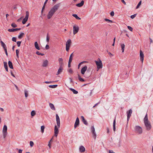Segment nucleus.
Listing matches in <instances>:
<instances>
[{
    "label": "nucleus",
    "mask_w": 153,
    "mask_h": 153,
    "mask_svg": "<svg viewBox=\"0 0 153 153\" xmlns=\"http://www.w3.org/2000/svg\"><path fill=\"white\" fill-rule=\"evenodd\" d=\"M60 3L56 4L51 9L47 15V18L48 19H50L54 13L60 7Z\"/></svg>",
    "instance_id": "obj_1"
},
{
    "label": "nucleus",
    "mask_w": 153,
    "mask_h": 153,
    "mask_svg": "<svg viewBox=\"0 0 153 153\" xmlns=\"http://www.w3.org/2000/svg\"><path fill=\"white\" fill-rule=\"evenodd\" d=\"M56 123L58 126L57 127L56 126H55L54 128V135L55 137L57 136L58 134L59 133L58 128H59L60 126V119L59 116L57 114L56 115Z\"/></svg>",
    "instance_id": "obj_2"
},
{
    "label": "nucleus",
    "mask_w": 153,
    "mask_h": 153,
    "mask_svg": "<svg viewBox=\"0 0 153 153\" xmlns=\"http://www.w3.org/2000/svg\"><path fill=\"white\" fill-rule=\"evenodd\" d=\"M98 61H95L96 65L97 66V71H98L99 69L102 68V61L100 58L98 59Z\"/></svg>",
    "instance_id": "obj_3"
},
{
    "label": "nucleus",
    "mask_w": 153,
    "mask_h": 153,
    "mask_svg": "<svg viewBox=\"0 0 153 153\" xmlns=\"http://www.w3.org/2000/svg\"><path fill=\"white\" fill-rule=\"evenodd\" d=\"M71 44V40L70 39H68L66 43V50L67 51H69Z\"/></svg>",
    "instance_id": "obj_4"
},
{
    "label": "nucleus",
    "mask_w": 153,
    "mask_h": 153,
    "mask_svg": "<svg viewBox=\"0 0 153 153\" xmlns=\"http://www.w3.org/2000/svg\"><path fill=\"white\" fill-rule=\"evenodd\" d=\"M135 130L136 132L139 134H141L142 133V128L139 126H136L135 128Z\"/></svg>",
    "instance_id": "obj_5"
},
{
    "label": "nucleus",
    "mask_w": 153,
    "mask_h": 153,
    "mask_svg": "<svg viewBox=\"0 0 153 153\" xmlns=\"http://www.w3.org/2000/svg\"><path fill=\"white\" fill-rule=\"evenodd\" d=\"M144 123L146 128V130L147 131L150 130L152 128V126L150 122L147 121Z\"/></svg>",
    "instance_id": "obj_6"
},
{
    "label": "nucleus",
    "mask_w": 153,
    "mask_h": 153,
    "mask_svg": "<svg viewBox=\"0 0 153 153\" xmlns=\"http://www.w3.org/2000/svg\"><path fill=\"white\" fill-rule=\"evenodd\" d=\"M7 127L6 125L4 126L3 129V133L4 138H5L7 134Z\"/></svg>",
    "instance_id": "obj_7"
},
{
    "label": "nucleus",
    "mask_w": 153,
    "mask_h": 153,
    "mask_svg": "<svg viewBox=\"0 0 153 153\" xmlns=\"http://www.w3.org/2000/svg\"><path fill=\"white\" fill-rule=\"evenodd\" d=\"M79 27L76 25H75L73 27V34L75 35L76 33L79 31Z\"/></svg>",
    "instance_id": "obj_8"
},
{
    "label": "nucleus",
    "mask_w": 153,
    "mask_h": 153,
    "mask_svg": "<svg viewBox=\"0 0 153 153\" xmlns=\"http://www.w3.org/2000/svg\"><path fill=\"white\" fill-rule=\"evenodd\" d=\"M132 112V111L131 109H130L127 112V120L128 121L129 119L131 116V114Z\"/></svg>",
    "instance_id": "obj_9"
},
{
    "label": "nucleus",
    "mask_w": 153,
    "mask_h": 153,
    "mask_svg": "<svg viewBox=\"0 0 153 153\" xmlns=\"http://www.w3.org/2000/svg\"><path fill=\"white\" fill-rule=\"evenodd\" d=\"M87 69V66L85 65L82 68L81 70V72L82 75H84L85 74V72L86 71Z\"/></svg>",
    "instance_id": "obj_10"
},
{
    "label": "nucleus",
    "mask_w": 153,
    "mask_h": 153,
    "mask_svg": "<svg viewBox=\"0 0 153 153\" xmlns=\"http://www.w3.org/2000/svg\"><path fill=\"white\" fill-rule=\"evenodd\" d=\"M91 74L89 69H88L87 70L84 76L86 78H88L91 76Z\"/></svg>",
    "instance_id": "obj_11"
},
{
    "label": "nucleus",
    "mask_w": 153,
    "mask_h": 153,
    "mask_svg": "<svg viewBox=\"0 0 153 153\" xmlns=\"http://www.w3.org/2000/svg\"><path fill=\"white\" fill-rule=\"evenodd\" d=\"M79 120L78 117H77L76 119V122L75 123L74 127L76 128L77 126L79 125Z\"/></svg>",
    "instance_id": "obj_12"
},
{
    "label": "nucleus",
    "mask_w": 153,
    "mask_h": 153,
    "mask_svg": "<svg viewBox=\"0 0 153 153\" xmlns=\"http://www.w3.org/2000/svg\"><path fill=\"white\" fill-rule=\"evenodd\" d=\"M140 60L142 62H143L144 60V56L143 53L141 50H140Z\"/></svg>",
    "instance_id": "obj_13"
},
{
    "label": "nucleus",
    "mask_w": 153,
    "mask_h": 153,
    "mask_svg": "<svg viewBox=\"0 0 153 153\" xmlns=\"http://www.w3.org/2000/svg\"><path fill=\"white\" fill-rule=\"evenodd\" d=\"M21 29V28H12L8 29V31L10 32H13L18 30H19Z\"/></svg>",
    "instance_id": "obj_14"
},
{
    "label": "nucleus",
    "mask_w": 153,
    "mask_h": 153,
    "mask_svg": "<svg viewBox=\"0 0 153 153\" xmlns=\"http://www.w3.org/2000/svg\"><path fill=\"white\" fill-rule=\"evenodd\" d=\"M48 62L47 60H45L43 61L42 65L43 67H46L48 65Z\"/></svg>",
    "instance_id": "obj_15"
},
{
    "label": "nucleus",
    "mask_w": 153,
    "mask_h": 153,
    "mask_svg": "<svg viewBox=\"0 0 153 153\" xmlns=\"http://www.w3.org/2000/svg\"><path fill=\"white\" fill-rule=\"evenodd\" d=\"M58 61L59 62V64L60 66H62L63 65L64 63L63 62V59L62 58H59L58 59Z\"/></svg>",
    "instance_id": "obj_16"
},
{
    "label": "nucleus",
    "mask_w": 153,
    "mask_h": 153,
    "mask_svg": "<svg viewBox=\"0 0 153 153\" xmlns=\"http://www.w3.org/2000/svg\"><path fill=\"white\" fill-rule=\"evenodd\" d=\"M84 4V1L82 0L81 2L76 4V6L78 7H80L82 6Z\"/></svg>",
    "instance_id": "obj_17"
},
{
    "label": "nucleus",
    "mask_w": 153,
    "mask_h": 153,
    "mask_svg": "<svg viewBox=\"0 0 153 153\" xmlns=\"http://www.w3.org/2000/svg\"><path fill=\"white\" fill-rule=\"evenodd\" d=\"M79 150L80 152H83L85 151V149L83 146H81L79 147Z\"/></svg>",
    "instance_id": "obj_18"
},
{
    "label": "nucleus",
    "mask_w": 153,
    "mask_h": 153,
    "mask_svg": "<svg viewBox=\"0 0 153 153\" xmlns=\"http://www.w3.org/2000/svg\"><path fill=\"white\" fill-rule=\"evenodd\" d=\"M81 118L82 120V121L83 123L85 125H87L88 124V123L86 120H85L84 117L83 116H81Z\"/></svg>",
    "instance_id": "obj_19"
},
{
    "label": "nucleus",
    "mask_w": 153,
    "mask_h": 153,
    "mask_svg": "<svg viewBox=\"0 0 153 153\" xmlns=\"http://www.w3.org/2000/svg\"><path fill=\"white\" fill-rule=\"evenodd\" d=\"M63 69V66H60L59 68L57 74H56V75H58L62 71V70Z\"/></svg>",
    "instance_id": "obj_20"
},
{
    "label": "nucleus",
    "mask_w": 153,
    "mask_h": 153,
    "mask_svg": "<svg viewBox=\"0 0 153 153\" xmlns=\"http://www.w3.org/2000/svg\"><path fill=\"white\" fill-rule=\"evenodd\" d=\"M4 66L7 71H8V67L7 65V63L6 62H4Z\"/></svg>",
    "instance_id": "obj_21"
},
{
    "label": "nucleus",
    "mask_w": 153,
    "mask_h": 153,
    "mask_svg": "<svg viewBox=\"0 0 153 153\" xmlns=\"http://www.w3.org/2000/svg\"><path fill=\"white\" fill-rule=\"evenodd\" d=\"M8 65L10 68L11 69H13V65L12 62L10 61H9L8 62Z\"/></svg>",
    "instance_id": "obj_22"
},
{
    "label": "nucleus",
    "mask_w": 153,
    "mask_h": 153,
    "mask_svg": "<svg viewBox=\"0 0 153 153\" xmlns=\"http://www.w3.org/2000/svg\"><path fill=\"white\" fill-rule=\"evenodd\" d=\"M34 46L35 48L38 50H40V48L38 46V44L37 42H36L34 43Z\"/></svg>",
    "instance_id": "obj_23"
},
{
    "label": "nucleus",
    "mask_w": 153,
    "mask_h": 153,
    "mask_svg": "<svg viewBox=\"0 0 153 153\" xmlns=\"http://www.w3.org/2000/svg\"><path fill=\"white\" fill-rule=\"evenodd\" d=\"M78 79L80 81L83 82H84L85 81V80L84 79H83V78H82L81 77L80 75L79 74H78Z\"/></svg>",
    "instance_id": "obj_24"
},
{
    "label": "nucleus",
    "mask_w": 153,
    "mask_h": 153,
    "mask_svg": "<svg viewBox=\"0 0 153 153\" xmlns=\"http://www.w3.org/2000/svg\"><path fill=\"white\" fill-rule=\"evenodd\" d=\"M49 106L52 109L54 110H55V108L54 106V105L53 104L51 103H50Z\"/></svg>",
    "instance_id": "obj_25"
},
{
    "label": "nucleus",
    "mask_w": 153,
    "mask_h": 153,
    "mask_svg": "<svg viewBox=\"0 0 153 153\" xmlns=\"http://www.w3.org/2000/svg\"><path fill=\"white\" fill-rule=\"evenodd\" d=\"M147 121H149L148 120L147 114H146L144 119V122L145 123Z\"/></svg>",
    "instance_id": "obj_26"
},
{
    "label": "nucleus",
    "mask_w": 153,
    "mask_h": 153,
    "mask_svg": "<svg viewBox=\"0 0 153 153\" xmlns=\"http://www.w3.org/2000/svg\"><path fill=\"white\" fill-rule=\"evenodd\" d=\"M115 123H116V118L114 120L113 123V130L114 131L115 130Z\"/></svg>",
    "instance_id": "obj_27"
},
{
    "label": "nucleus",
    "mask_w": 153,
    "mask_h": 153,
    "mask_svg": "<svg viewBox=\"0 0 153 153\" xmlns=\"http://www.w3.org/2000/svg\"><path fill=\"white\" fill-rule=\"evenodd\" d=\"M0 43L4 49L7 48L6 45L2 41H1Z\"/></svg>",
    "instance_id": "obj_28"
},
{
    "label": "nucleus",
    "mask_w": 153,
    "mask_h": 153,
    "mask_svg": "<svg viewBox=\"0 0 153 153\" xmlns=\"http://www.w3.org/2000/svg\"><path fill=\"white\" fill-rule=\"evenodd\" d=\"M70 89L71 91H72L73 92L74 94H77L78 93L77 91H76V90L73 88H70Z\"/></svg>",
    "instance_id": "obj_29"
},
{
    "label": "nucleus",
    "mask_w": 153,
    "mask_h": 153,
    "mask_svg": "<svg viewBox=\"0 0 153 153\" xmlns=\"http://www.w3.org/2000/svg\"><path fill=\"white\" fill-rule=\"evenodd\" d=\"M87 62H88L86 61H83L82 62H80L78 65V69H79V68L81 65H82V64L83 63H86Z\"/></svg>",
    "instance_id": "obj_30"
},
{
    "label": "nucleus",
    "mask_w": 153,
    "mask_h": 153,
    "mask_svg": "<svg viewBox=\"0 0 153 153\" xmlns=\"http://www.w3.org/2000/svg\"><path fill=\"white\" fill-rule=\"evenodd\" d=\"M121 48H122V52L123 53L124 52L125 45L124 44H121Z\"/></svg>",
    "instance_id": "obj_31"
},
{
    "label": "nucleus",
    "mask_w": 153,
    "mask_h": 153,
    "mask_svg": "<svg viewBox=\"0 0 153 153\" xmlns=\"http://www.w3.org/2000/svg\"><path fill=\"white\" fill-rule=\"evenodd\" d=\"M72 16L75 18L76 19H78V20H80L81 19V18L79 17L76 14H74L72 15Z\"/></svg>",
    "instance_id": "obj_32"
},
{
    "label": "nucleus",
    "mask_w": 153,
    "mask_h": 153,
    "mask_svg": "<svg viewBox=\"0 0 153 153\" xmlns=\"http://www.w3.org/2000/svg\"><path fill=\"white\" fill-rule=\"evenodd\" d=\"M25 96L26 97H27L28 96V91L26 90H25Z\"/></svg>",
    "instance_id": "obj_33"
},
{
    "label": "nucleus",
    "mask_w": 153,
    "mask_h": 153,
    "mask_svg": "<svg viewBox=\"0 0 153 153\" xmlns=\"http://www.w3.org/2000/svg\"><path fill=\"white\" fill-rule=\"evenodd\" d=\"M28 19H26L25 18L22 21V23L23 24H25L26 22L27 21Z\"/></svg>",
    "instance_id": "obj_34"
},
{
    "label": "nucleus",
    "mask_w": 153,
    "mask_h": 153,
    "mask_svg": "<svg viewBox=\"0 0 153 153\" xmlns=\"http://www.w3.org/2000/svg\"><path fill=\"white\" fill-rule=\"evenodd\" d=\"M24 34L23 33H21L18 36V37L19 39H21L23 36Z\"/></svg>",
    "instance_id": "obj_35"
},
{
    "label": "nucleus",
    "mask_w": 153,
    "mask_h": 153,
    "mask_svg": "<svg viewBox=\"0 0 153 153\" xmlns=\"http://www.w3.org/2000/svg\"><path fill=\"white\" fill-rule=\"evenodd\" d=\"M29 15V13L28 11H27L26 12V16L25 18L28 19Z\"/></svg>",
    "instance_id": "obj_36"
},
{
    "label": "nucleus",
    "mask_w": 153,
    "mask_h": 153,
    "mask_svg": "<svg viewBox=\"0 0 153 153\" xmlns=\"http://www.w3.org/2000/svg\"><path fill=\"white\" fill-rule=\"evenodd\" d=\"M57 86V85H50L49 86V87L50 88H56Z\"/></svg>",
    "instance_id": "obj_37"
},
{
    "label": "nucleus",
    "mask_w": 153,
    "mask_h": 153,
    "mask_svg": "<svg viewBox=\"0 0 153 153\" xmlns=\"http://www.w3.org/2000/svg\"><path fill=\"white\" fill-rule=\"evenodd\" d=\"M36 114V112L34 111H32L31 113V115L32 116H34Z\"/></svg>",
    "instance_id": "obj_38"
},
{
    "label": "nucleus",
    "mask_w": 153,
    "mask_h": 153,
    "mask_svg": "<svg viewBox=\"0 0 153 153\" xmlns=\"http://www.w3.org/2000/svg\"><path fill=\"white\" fill-rule=\"evenodd\" d=\"M105 21H106L110 22L111 23H113L114 22L113 21H112L107 19H105Z\"/></svg>",
    "instance_id": "obj_39"
},
{
    "label": "nucleus",
    "mask_w": 153,
    "mask_h": 153,
    "mask_svg": "<svg viewBox=\"0 0 153 153\" xmlns=\"http://www.w3.org/2000/svg\"><path fill=\"white\" fill-rule=\"evenodd\" d=\"M45 128V127L44 126H41V132L42 133L44 132V130Z\"/></svg>",
    "instance_id": "obj_40"
},
{
    "label": "nucleus",
    "mask_w": 153,
    "mask_h": 153,
    "mask_svg": "<svg viewBox=\"0 0 153 153\" xmlns=\"http://www.w3.org/2000/svg\"><path fill=\"white\" fill-rule=\"evenodd\" d=\"M36 53L38 55H40L42 56L44 55V53H40L39 51H37L36 52Z\"/></svg>",
    "instance_id": "obj_41"
},
{
    "label": "nucleus",
    "mask_w": 153,
    "mask_h": 153,
    "mask_svg": "<svg viewBox=\"0 0 153 153\" xmlns=\"http://www.w3.org/2000/svg\"><path fill=\"white\" fill-rule=\"evenodd\" d=\"M91 131L92 133L95 132V128L94 126H92L91 127Z\"/></svg>",
    "instance_id": "obj_42"
},
{
    "label": "nucleus",
    "mask_w": 153,
    "mask_h": 153,
    "mask_svg": "<svg viewBox=\"0 0 153 153\" xmlns=\"http://www.w3.org/2000/svg\"><path fill=\"white\" fill-rule=\"evenodd\" d=\"M50 39V37L48 35V33L47 35V37H46V41L47 42H49Z\"/></svg>",
    "instance_id": "obj_43"
},
{
    "label": "nucleus",
    "mask_w": 153,
    "mask_h": 153,
    "mask_svg": "<svg viewBox=\"0 0 153 153\" xmlns=\"http://www.w3.org/2000/svg\"><path fill=\"white\" fill-rule=\"evenodd\" d=\"M11 26L14 28L16 27H17V25L15 23H12L11 25Z\"/></svg>",
    "instance_id": "obj_44"
},
{
    "label": "nucleus",
    "mask_w": 153,
    "mask_h": 153,
    "mask_svg": "<svg viewBox=\"0 0 153 153\" xmlns=\"http://www.w3.org/2000/svg\"><path fill=\"white\" fill-rule=\"evenodd\" d=\"M92 133L93 137L94 138V139H95L96 137V134L95 132H93Z\"/></svg>",
    "instance_id": "obj_45"
},
{
    "label": "nucleus",
    "mask_w": 153,
    "mask_h": 153,
    "mask_svg": "<svg viewBox=\"0 0 153 153\" xmlns=\"http://www.w3.org/2000/svg\"><path fill=\"white\" fill-rule=\"evenodd\" d=\"M16 56L18 58L19 57V51L17 49L16 50Z\"/></svg>",
    "instance_id": "obj_46"
},
{
    "label": "nucleus",
    "mask_w": 153,
    "mask_h": 153,
    "mask_svg": "<svg viewBox=\"0 0 153 153\" xmlns=\"http://www.w3.org/2000/svg\"><path fill=\"white\" fill-rule=\"evenodd\" d=\"M141 1H140L138 3L137 5V6L136 7V9H137L141 5Z\"/></svg>",
    "instance_id": "obj_47"
},
{
    "label": "nucleus",
    "mask_w": 153,
    "mask_h": 153,
    "mask_svg": "<svg viewBox=\"0 0 153 153\" xmlns=\"http://www.w3.org/2000/svg\"><path fill=\"white\" fill-rule=\"evenodd\" d=\"M21 41H18L17 42V44L18 47H20L21 44Z\"/></svg>",
    "instance_id": "obj_48"
},
{
    "label": "nucleus",
    "mask_w": 153,
    "mask_h": 153,
    "mask_svg": "<svg viewBox=\"0 0 153 153\" xmlns=\"http://www.w3.org/2000/svg\"><path fill=\"white\" fill-rule=\"evenodd\" d=\"M128 28V29L131 31H132L133 30V28L130 26H128L127 27Z\"/></svg>",
    "instance_id": "obj_49"
},
{
    "label": "nucleus",
    "mask_w": 153,
    "mask_h": 153,
    "mask_svg": "<svg viewBox=\"0 0 153 153\" xmlns=\"http://www.w3.org/2000/svg\"><path fill=\"white\" fill-rule=\"evenodd\" d=\"M30 146H31V147H32L34 145V143H33V142L32 141H30Z\"/></svg>",
    "instance_id": "obj_50"
},
{
    "label": "nucleus",
    "mask_w": 153,
    "mask_h": 153,
    "mask_svg": "<svg viewBox=\"0 0 153 153\" xmlns=\"http://www.w3.org/2000/svg\"><path fill=\"white\" fill-rule=\"evenodd\" d=\"M136 15H137L136 14H135L131 16V18L132 19H134L136 16Z\"/></svg>",
    "instance_id": "obj_51"
},
{
    "label": "nucleus",
    "mask_w": 153,
    "mask_h": 153,
    "mask_svg": "<svg viewBox=\"0 0 153 153\" xmlns=\"http://www.w3.org/2000/svg\"><path fill=\"white\" fill-rule=\"evenodd\" d=\"M73 59V57L71 56H70L69 57V61L72 62V60Z\"/></svg>",
    "instance_id": "obj_52"
},
{
    "label": "nucleus",
    "mask_w": 153,
    "mask_h": 153,
    "mask_svg": "<svg viewBox=\"0 0 153 153\" xmlns=\"http://www.w3.org/2000/svg\"><path fill=\"white\" fill-rule=\"evenodd\" d=\"M16 39L15 37H13L12 38V40L13 41V42H16Z\"/></svg>",
    "instance_id": "obj_53"
},
{
    "label": "nucleus",
    "mask_w": 153,
    "mask_h": 153,
    "mask_svg": "<svg viewBox=\"0 0 153 153\" xmlns=\"http://www.w3.org/2000/svg\"><path fill=\"white\" fill-rule=\"evenodd\" d=\"M4 49V51H5V53H6V55H7V56H8V53H7V48H5Z\"/></svg>",
    "instance_id": "obj_54"
},
{
    "label": "nucleus",
    "mask_w": 153,
    "mask_h": 153,
    "mask_svg": "<svg viewBox=\"0 0 153 153\" xmlns=\"http://www.w3.org/2000/svg\"><path fill=\"white\" fill-rule=\"evenodd\" d=\"M68 72L70 73V74H72L73 73V71L71 69H69L68 70Z\"/></svg>",
    "instance_id": "obj_55"
},
{
    "label": "nucleus",
    "mask_w": 153,
    "mask_h": 153,
    "mask_svg": "<svg viewBox=\"0 0 153 153\" xmlns=\"http://www.w3.org/2000/svg\"><path fill=\"white\" fill-rule=\"evenodd\" d=\"M110 15L111 16H113L114 15V11H112L110 13Z\"/></svg>",
    "instance_id": "obj_56"
},
{
    "label": "nucleus",
    "mask_w": 153,
    "mask_h": 153,
    "mask_svg": "<svg viewBox=\"0 0 153 153\" xmlns=\"http://www.w3.org/2000/svg\"><path fill=\"white\" fill-rule=\"evenodd\" d=\"M45 5H44L43 6V7H42V11H41L42 13L43 12V10L44 9H45Z\"/></svg>",
    "instance_id": "obj_57"
},
{
    "label": "nucleus",
    "mask_w": 153,
    "mask_h": 153,
    "mask_svg": "<svg viewBox=\"0 0 153 153\" xmlns=\"http://www.w3.org/2000/svg\"><path fill=\"white\" fill-rule=\"evenodd\" d=\"M49 46L48 45H46V46H45V48H46V50H48V49H49Z\"/></svg>",
    "instance_id": "obj_58"
},
{
    "label": "nucleus",
    "mask_w": 153,
    "mask_h": 153,
    "mask_svg": "<svg viewBox=\"0 0 153 153\" xmlns=\"http://www.w3.org/2000/svg\"><path fill=\"white\" fill-rule=\"evenodd\" d=\"M71 62H70V61H69L68 62V67L70 68L71 67Z\"/></svg>",
    "instance_id": "obj_59"
},
{
    "label": "nucleus",
    "mask_w": 153,
    "mask_h": 153,
    "mask_svg": "<svg viewBox=\"0 0 153 153\" xmlns=\"http://www.w3.org/2000/svg\"><path fill=\"white\" fill-rule=\"evenodd\" d=\"M149 39H150V44H151V43H152L153 41H152V39L151 38H149Z\"/></svg>",
    "instance_id": "obj_60"
},
{
    "label": "nucleus",
    "mask_w": 153,
    "mask_h": 153,
    "mask_svg": "<svg viewBox=\"0 0 153 153\" xmlns=\"http://www.w3.org/2000/svg\"><path fill=\"white\" fill-rule=\"evenodd\" d=\"M121 1L125 5L126 4V2L124 0H121Z\"/></svg>",
    "instance_id": "obj_61"
},
{
    "label": "nucleus",
    "mask_w": 153,
    "mask_h": 153,
    "mask_svg": "<svg viewBox=\"0 0 153 153\" xmlns=\"http://www.w3.org/2000/svg\"><path fill=\"white\" fill-rule=\"evenodd\" d=\"M109 153H115L112 150H109Z\"/></svg>",
    "instance_id": "obj_62"
},
{
    "label": "nucleus",
    "mask_w": 153,
    "mask_h": 153,
    "mask_svg": "<svg viewBox=\"0 0 153 153\" xmlns=\"http://www.w3.org/2000/svg\"><path fill=\"white\" fill-rule=\"evenodd\" d=\"M11 74L12 76L14 77H15V76L14 75L13 72L12 71L11 72Z\"/></svg>",
    "instance_id": "obj_63"
},
{
    "label": "nucleus",
    "mask_w": 153,
    "mask_h": 153,
    "mask_svg": "<svg viewBox=\"0 0 153 153\" xmlns=\"http://www.w3.org/2000/svg\"><path fill=\"white\" fill-rule=\"evenodd\" d=\"M22 150L21 149H19V150L18 153H22Z\"/></svg>",
    "instance_id": "obj_64"
}]
</instances>
